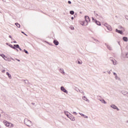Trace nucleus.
Masks as SVG:
<instances>
[{
	"label": "nucleus",
	"instance_id": "f3484780",
	"mask_svg": "<svg viewBox=\"0 0 128 128\" xmlns=\"http://www.w3.org/2000/svg\"><path fill=\"white\" fill-rule=\"evenodd\" d=\"M100 102H101L102 104H106V100H100Z\"/></svg>",
	"mask_w": 128,
	"mask_h": 128
},
{
	"label": "nucleus",
	"instance_id": "4468645a",
	"mask_svg": "<svg viewBox=\"0 0 128 128\" xmlns=\"http://www.w3.org/2000/svg\"><path fill=\"white\" fill-rule=\"evenodd\" d=\"M82 100H86V102H90L88 99V98H86V96H84L82 97Z\"/></svg>",
	"mask_w": 128,
	"mask_h": 128
},
{
	"label": "nucleus",
	"instance_id": "f704fd0d",
	"mask_svg": "<svg viewBox=\"0 0 128 128\" xmlns=\"http://www.w3.org/2000/svg\"><path fill=\"white\" fill-rule=\"evenodd\" d=\"M1 56L4 58L6 56H4V54H2Z\"/></svg>",
	"mask_w": 128,
	"mask_h": 128
},
{
	"label": "nucleus",
	"instance_id": "f03ea898",
	"mask_svg": "<svg viewBox=\"0 0 128 128\" xmlns=\"http://www.w3.org/2000/svg\"><path fill=\"white\" fill-rule=\"evenodd\" d=\"M85 20L86 22H83V24H82V26H88V23L90 22V17L88 16H85Z\"/></svg>",
	"mask_w": 128,
	"mask_h": 128
},
{
	"label": "nucleus",
	"instance_id": "423d86ee",
	"mask_svg": "<svg viewBox=\"0 0 128 128\" xmlns=\"http://www.w3.org/2000/svg\"><path fill=\"white\" fill-rule=\"evenodd\" d=\"M60 90L64 92H65L66 94H68V90H66V88H64V87L61 86L60 87Z\"/></svg>",
	"mask_w": 128,
	"mask_h": 128
},
{
	"label": "nucleus",
	"instance_id": "aec40b11",
	"mask_svg": "<svg viewBox=\"0 0 128 128\" xmlns=\"http://www.w3.org/2000/svg\"><path fill=\"white\" fill-rule=\"evenodd\" d=\"M64 114L66 116H68V118L70 117V115H68V111H64Z\"/></svg>",
	"mask_w": 128,
	"mask_h": 128
},
{
	"label": "nucleus",
	"instance_id": "6ab92c4d",
	"mask_svg": "<svg viewBox=\"0 0 128 128\" xmlns=\"http://www.w3.org/2000/svg\"><path fill=\"white\" fill-rule=\"evenodd\" d=\"M122 40L124 42H128V40L127 37H123Z\"/></svg>",
	"mask_w": 128,
	"mask_h": 128
},
{
	"label": "nucleus",
	"instance_id": "a211bd4d",
	"mask_svg": "<svg viewBox=\"0 0 128 128\" xmlns=\"http://www.w3.org/2000/svg\"><path fill=\"white\" fill-rule=\"evenodd\" d=\"M112 62L114 66H116V60H114L112 61Z\"/></svg>",
	"mask_w": 128,
	"mask_h": 128
},
{
	"label": "nucleus",
	"instance_id": "1a4fd4ad",
	"mask_svg": "<svg viewBox=\"0 0 128 128\" xmlns=\"http://www.w3.org/2000/svg\"><path fill=\"white\" fill-rule=\"evenodd\" d=\"M121 93L122 94H124V96H127L128 92L126 90H122L121 91Z\"/></svg>",
	"mask_w": 128,
	"mask_h": 128
},
{
	"label": "nucleus",
	"instance_id": "f8f14e48",
	"mask_svg": "<svg viewBox=\"0 0 128 128\" xmlns=\"http://www.w3.org/2000/svg\"><path fill=\"white\" fill-rule=\"evenodd\" d=\"M6 74L8 76V78H10V80H12V75L10 74V73L8 72H7L6 73Z\"/></svg>",
	"mask_w": 128,
	"mask_h": 128
},
{
	"label": "nucleus",
	"instance_id": "bf43d9fd",
	"mask_svg": "<svg viewBox=\"0 0 128 128\" xmlns=\"http://www.w3.org/2000/svg\"><path fill=\"white\" fill-rule=\"evenodd\" d=\"M2 54H0V56H2Z\"/></svg>",
	"mask_w": 128,
	"mask_h": 128
},
{
	"label": "nucleus",
	"instance_id": "393cba45",
	"mask_svg": "<svg viewBox=\"0 0 128 128\" xmlns=\"http://www.w3.org/2000/svg\"><path fill=\"white\" fill-rule=\"evenodd\" d=\"M14 47L16 48H20V45L18 44H14Z\"/></svg>",
	"mask_w": 128,
	"mask_h": 128
},
{
	"label": "nucleus",
	"instance_id": "9d476101",
	"mask_svg": "<svg viewBox=\"0 0 128 128\" xmlns=\"http://www.w3.org/2000/svg\"><path fill=\"white\" fill-rule=\"evenodd\" d=\"M60 72L62 74H66V73L64 72V68H60Z\"/></svg>",
	"mask_w": 128,
	"mask_h": 128
},
{
	"label": "nucleus",
	"instance_id": "79ce46f5",
	"mask_svg": "<svg viewBox=\"0 0 128 128\" xmlns=\"http://www.w3.org/2000/svg\"><path fill=\"white\" fill-rule=\"evenodd\" d=\"M78 64H82V62H80V61H78Z\"/></svg>",
	"mask_w": 128,
	"mask_h": 128
},
{
	"label": "nucleus",
	"instance_id": "6e6d98bb",
	"mask_svg": "<svg viewBox=\"0 0 128 128\" xmlns=\"http://www.w3.org/2000/svg\"><path fill=\"white\" fill-rule=\"evenodd\" d=\"M108 74H110V72H108Z\"/></svg>",
	"mask_w": 128,
	"mask_h": 128
},
{
	"label": "nucleus",
	"instance_id": "a19ab883",
	"mask_svg": "<svg viewBox=\"0 0 128 128\" xmlns=\"http://www.w3.org/2000/svg\"><path fill=\"white\" fill-rule=\"evenodd\" d=\"M72 114H76V112H72Z\"/></svg>",
	"mask_w": 128,
	"mask_h": 128
},
{
	"label": "nucleus",
	"instance_id": "ddd939ff",
	"mask_svg": "<svg viewBox=\"0 0 128 128\" xmlns=\"http://www.w3.org/2000/svg\"><path fill=\"white\" fill-rule=\"evenodd\" d=\"M95 24H96L98 26H100V22L98 21V20H94Z\"/></svg>",
	"mask_w": 128,
	"mask_h": 128
},
{
	"label": "nucleus",
	"instance_id": "864d4df0",
	"mask_svg": "<svg viewBox=\"0 0 128 128\" xmlns=\"http://www.w3.org/2000/svg\"><path fill=\"white\" fill-rule=\"evenodd\" d=\"M9 38H12V36H9Z\"/></svg>",
	"mask_w": 128,
	"mask_h": 128
},
{
	"label": "nucleus",
	"instance_id": "de8ad7c7",
	"mask_svg": "<svg viewBox=\"0 0 128 128\" xmlns=\"http://www.w3.org/2000/svg\"><path fill=\"white\" fill-rule=\"evenodd\" d=\"M31 104H32V106H34V104H34V102H32Z\"/></svg>",
	"mask_w": 128,
	"mask_h": 128
},
{
	"label": "nucleus",
	"instance_id": "c03bdc74",
	"mask_svg": "<svg viewBox=\"0 0 128 128\" xmlns=\"http://www.w3.org/2000/svg\"><path fill=\"white\" fill-rule=\"evenodd\" d=\"M71 28V30H74V27H73V28L72 27V28Z\"/></svg>",
	"mask_w": 128,
	"mask_h": 128
},
{
	"label": "nucleus",
	"instance_id": "2f4dec72",
	"mask_svg": "<svg viewBox=\"0 0 128 128\" xmlns=\"http://www.w3.org/2000/svg\"><path fill=\"white\" fill-rule=\"evenodd\" d=\"M24 82H25V84H28V80H24Z\"/></svg>",
	"mask_w": 128,
	"mask_h": 128
},
{
	"label": "nucleus",
	"instance_id": "c85d7f7f",
	"mask_svg": "<svg viewBox=\"0 0 128 128\" xmlns=\"http://www.w3.org/2000/svg\"><path fill=\"white\" fill-rule=\"evenodd\" d=\"M78 90L79 92H80L81 94H84V92L82 91V90H80V89H78Z\"/></svg>",
	"mask_w": 128,
	"mask_h": 128
},
{
	"label": "nucleus",
	"instance_id": "72a5a7b5",
	"mask_svg": "<svg viewBox=\"0 0 128 128\" xmlns=\"http://www.w3.org/2000/svg\"><path fill=\"white\" fill-rule=\"evenodd\" d=\"M22 34H24L25 36H28V35H27L26 34L24 33V32H22Z\"/></svg>",
	"mask_w": 128,
	"mask_h": 128
},
{
	"label": "nucleus",
	"instance_id": "c756f323",
	"mask_svg": "<svg viewBox=\"0 0 128 128\" xmlns=\"http://www.w3.org/2000/svg\"><path fill=\"white\" fill-rule=\"evenodd\" d=\"M4 59L5 60H8V57H6V56L4 57Z\"/></svg>",
	"mask_w": 128,
	"mask_h": 128
},
{
	"label": "nucleus",
	"instance_id": "680f3d73",
	"mask_svg": "<svg viewBox=\"0 0 128 128\" xmlns=\"http://www.w3.org/2000/svg\"><path fill=\"white\" fill-rule=\"evenodd\" d=\"M104 74H106V72H104Z\"/></svg>",
	"mask_w": 128,
	"mask_h": 128
},
{
	"label": "nucleus",
	"instance_id": "4c0bfd02",
	"mask_svg": "<svg viewBox=\"0 0 128 128\" xmlns=\"http://www.w3.org/2000/svg\"><path fill=\"white\" fill-rule=\"evenodd\" d=\"M94 14H95V16H98V14L96 13V11H94Z\"/></svg>",
	"mask_w": 128,
	"mask_h": 128
},
{
	"label": "nucleus",
	"instance_id": "7c9ffc66",
	"mask_svg": "<svg viewBox=\"0 0 128 128\" xmlns=\"http://www.w3.org/2000/svg\"><path fill=\"white\" fill-rule=\"evenodd\" d=\"M92 20L93 22H94V20H94V17H92Z\"/></svg>",
	"mask_w": 128,
	"mask_h": 128
},
{
	"label": "nucleus",
	"instance_id": "7ed1b4c3",
	"mask_svg": "<svg viewBox=\"0 0 128 128\" xmlns=\"http://www.w3.org/2000/svg\"><path fill=\"white\" fill-rule=\"evenodd\" d=\"M104 26H106V28L108 30L112 32V26L108 25V24L106 23L104 24Z\"/></svg>",
	"mask_w": 128,
	"mask_h": 128
},
{
	"label": "nucleus",
	"instance_id": "8fccbe9b",
	"mask_svg": "<svg viewBox=\"0 0 128 128\" xmlns=\"http://www.w3.org/2000/svg\"><path fill=\"white\" fill-rule=\"evenodd\" d=\"M19 50H22L21 48H20L19 47V48H18Z\"/></svg>",
	"mask_w": 128,
	"mask_h": 128
},
{
	"label": "nucleus",
	"instance_id": "a18cd8bd",
	"mask_svg": "<svg viewBox=\"0 0 128 128\" xmlns=\"http://www.w3.org/2000/svg\"><path fill=\"white\" fill-rule=\"evenodd\" d=\"M16 60H18V62H20V60H18V58H16Z\"/></svg>",
	"mask_w": 128,
	"mask_h": 128
},
{
	"label": "nucleus",
	"instance_id": "4be33fe9",
	"mask_svg": "<svg viewBox=\"0 0 128 128\" xmlns=\"http://www.w3.org/2000/svg\"><path fill=\"white\" fill-rule=\"evenodd\" d=\"M5 126H8V128H9V126H10V122H6L4 123Z\"/></svg>",
	"mask_w": 128,
	"mask_h": 128
},
{
	"label": "nucleus",
	"instance_id": "ea45409f",
	"mask_svg": "<svg viewBox=\"0 0 128 128\" xmlns=\"http://www.w3.org/2000/svg\"><path fill=\"white\" fill-rule=\"evenodd\" d=\"M110 60H111V62H112V60H114L113 58H110Z\"/></svg>",
	"mask_w": 128,
	"mask_h": 128
},
{
	"label": "nucleus",
	"instance_id": "37998d69",
	"mask_svg": "<svg viewBox=\"0 0 128 128\" xmlns=\"http://www.w3.org/2000/svg\"><path fill=\"white\" fill-rule=\"evenodd\" d=\"M80 114V116H84V114H80V113H79Z\"/></svg>",
	"mask_w": 128,
	"mask_h": 128
},
{
	"label": "nucleus",
	"instance_id": "e2e57ef3",
	"mask_svg": "<svg viewBox=\"0 0 128 128\" xmlns=\"http://www.w3.org/2000/svg\"><path fill=\"white\" fill-rule=\"evenodd\" d=\"M2 112H4V111L2 110Z\"/></svg>",
	"mask_w": 128,
	"mask_h": 128
},
{
	"label": "nucleus",
	"instance_id": "3c124183",
	"mask_svg": "<svg viewBox=\"0 0 128 128\" xmlns=\"http://www.w3.org/2000/svg\"><path fill=\"white\" fill-rule=\"evenodd\" d=\"M11 58V60H14V58Z\"/></svg>",
	"mask_w": 128,
	"mask_h": 128
},
{
	"label": "nucleus",
	"instance_id": "2eb2a0df",
	"mask_svg": "<svg viewBox=\"0 0 128 128\" xmlns=\"http://www.w3.org/2000/svg\"><path fill=\"white\" fill-rule=\"evenodd\" d=\"M107 48H108V50H112V47H110V45H108L106 44H105Z\"/></svg>",
	"mask_w": 128,
	"mask_h": 128
},
{
	"label": "nucleus",
	"instance_id": "bb28decb",
	"mask_svg": "<svg viewBox=\"0 0 128 128\" xmlns=\"http://www.w3.org/2000/svg\"><path fill=\"white\" fill-rule=\"evenodd\" d=\"M70 14H74V10H71V11L70 12Z\"/></svg>",
	"mask_w": 128,
	"mask_h": 128
},
{
	"label": "nucleus",
	"instance_id": "39448f33",
	"mask_svg": "<svg viewBox=\"0 0 128 128\" xmlns=\"http://www.w3.org/2000/svg\"><path fill=\"white\" fill-rule=\"evenodd\" d=\"M69 117H68L71 120L72 122H74L76 120V119L74 118V117L72 116V114H70Z\"/></svg>",
	"mask_w": 128,
	"mask_h": 128
},
{
	"label": "nucleus",
	"instance_id": "f257e3e1",
	"mask_svg": "<svg viewBox=\"0 0 128 128\" xmlns=\"http://www.w3.org/2000/svg\"><path fill=\"white\" fill-rule=\"evenodd\" d=\"M24 123L27 126H28V128H30V125H32V121L28 120V118H25L24 120Z\"/></svg>",
	"mask_w": 128,
	"mask_h": 128
},
{
	"label": "nucleus",
	"instance_id": "cd10ccee",
	"mask_svg": "<svg viewBox=\"0 0 128 128\" xmlns=\"http://www.w3.org/2000/svg\"><path fill=\"white\" fill-rule=\"evenodd\" d=\"M24 52H25V54H28V50H26V49L24 50Z\"/></svg>",
	"mask_w": 128,
	"mask_h": 128
},
{
	"label": "nucleus",
	"instance_id": "473e14b6",
	"mask_svg": "<svg viewBox=\"0 0 128 128\" xmlns=\"http://www.w3.org/2000/svg\"><path fill=\"white\" fill-rule=\"evenodd\" d=\"M84 118H88V116H86V115H84Z\"/></svg>",
	"mask_w": 128,
	"mask_h": 128
},
{
	"label": "nucleus",
	"instance_id": "20e7f679",
	"mask_svg": "<svg viewBox=\"0 0 128 128\" xmlns=\"http://www.w3.org/2000/svg\"><path fill=\"white\" fill-rule=\"evenodd\" d=\"M110 108H114V110H116L118 111L120 110V109L118 108V106L114 104L110 106Z\"/></svg>",
	"mask_w": 128,
	"mask_h": 128
},
{
	"label": "nucleus",
	"instance_id": "5fc2aeb1",
	"mask_svg": "<svg viewBox=\"0 0 128 128\" xmlns=\"http://www.w3.org/2000/svg\"><path fill=\"white\" fill-rule=\"evenodd\" d=\"M6 44L7 46H10V44H8V43H6Z\"/></svg>",
	"mask_w": 128,
	"mask_h": 128
},
{
	"label": "nucleus",
	"instance_id": "603ef678",
	"mask_svg": "<svg viewBox=\"0 0 128 128\" xmlns=\"http://www.w3.org/2000/svg\"><path fill=\"white\" fill-rule=\"evenodd\" d=\"M14 44H16V41H14Z\"/></svg>",
	"mask_w": 128,
	"mask_h": 128
},
{
	"label": "nucleus",
	"instance_id": "58836bf2",
	"mask_svg": "<svg viewBox=\"0 0 128 128\" xmlns=\"http://www.w3.org/2000/svg\"><path fill=\"white\" fill-rule=\"evenodd\" d=\"M68 4H72V2H70V0L68 1Z\"/></svg>",
	"mask_w": 128,
	"mask_h": 128
},
{
	"label": "nucleus",
	"instance_id": "0e129e2a",
	"mask_svg": "<svg viewBox=\"0 0 128 128\" xmlns=\"http://www.w3.org/2000/svg\"><path fill=\"white\" fill-rule=\"evenodd\" d=\"M80 14H82V12H80Z\"/></svg>",
	"mask_w": 128,
	"mask_h": 128
},
{
	"label": "nucleus",
	"instance_id": "0eeeda50",
	"mask_svg": "<svg viewBox=\"0 0 128 128\" xmlns=\"http://www.w3.org/2000/svg\"><path fill=\"white\" fill-rule=\"evenodd\" d=\"M122 58H128V52H126L124 54H122Z\"/></svg>",
	"mask_w": 128,
	"mask_h": 128
},
{
	"label": "nucleus",
	"instance_id": "5701e85b",
	"mask_svg": "<svg viewBox=\"0 0 128 128\" xmlns=\"http://www.w3.org/2000/svg\"><path fill=\"white\" fill-rule=\"evenodd\" d=\"M8 46H10V48H13L14 50H16V47L12 46V45L10 44Z\"/></svg>",
	"mask_w": 128,
	"mask_h": 128
},
{
	"label": "nucleus",
	"instance_id": "052dcab7",
	"mask_svg": "<svg viewBox=\"0 0 128 128\" xmlns=\"http://www.w3.org/2000/svg\"><path fill=\"white\" fill-rule=\"evenodd\" d=\"M126 20H128V18H126Z\"/></svg>",
	"mask_w": 128,
	"mask_h": 128
},
{
	"label": "nucleus",
	"instance_id": "dca6fc26",
	"mask_svg": "<svg viewBox=\"0 0 128 128\" xmlns=\"http://www.w3.org/2000/svg\"><path fill=\"white\" fill-rule=\"evenodd\" d=\"M118 28H119V30H124V28L122 26H118Z\"/></svg>",
	"mask_w": 128,
	"mask_h": 128
},
{
	"label": "nucleus",
	"instance_id": "e433bc0d",
	"mask_svg": "<svg viewBox=\"0 0 128 128\" xmlns=\"http://www.w3.org/2000/svg\"><path fill=\"white\" fill-rule=\"evenodd\" d=\"M75 90H76V92H79V91H78V88H75Z\"/></svg>",
	"mask_w": 128,
	"mask_h": 128
},
{
	"label": "nucleus",
	"instance_id": "13d9d810",
	"mask_svg": "<svg viewBox=\"0 0 128 128\" xmlns=\"http://www.w3.org/2000/svg\"><path fill=\"white\" fill-rule=\"evenodd\" d=\"M15 50H16L17 52H18V49H16V48L15 49Z\"/></svg>",
	"mask_w": 128,
	"mask_h": 128
},
{
	"label": "nucleus",
	"instance_id": "a878e982",
	"mask_svg": "<svg viewBox=\"0 0 128 128\" xmlns=\"http://www.w3.org/2000/svg\"><path fill=\"white\" fill-rule=\"evenodd\" d=\"M14 126V124L12 123H9V128H12Z\"/></svg>",
	"mask_w": 128,
	"mask_h": 128
},
{
	"label": "nucleus",
	"instance_id": "9b49d317",
	"mask_svg": "<svg viewBox=\"0 0 128 128\" xmlns=\"http://www.w3.org/2000/svg\"><path fill=\"white\" fill-rule=\"evenodd\" d=\"M53 42L55 44V46H58V44H60L58 42V41L57 40H54Z\"/></svg>",
	"mask_w": 128,
	"mask_h": 128
},
{
	"label": "nucleus",
	"instance_id": "09e8293b",
	"mask_svg": "<svg viewBox=\"0 0 128 128\" xmlns=\"http://www.w3.org/2000/svg\"><path fill=\"white\" fill-rule=\"evenodd\" d=\"M6 72V70H2V72Z\"/></svg>",
	"mask_w": 128,
	"mask_h": 128
},
{
	"label": "nucleus",
	"instance_id": "4d7b16f0",
	"mask_svg": "<svg viewBox=\"0 0 128 128\" xmlns=\"http://www.w3.org/2000/svg\"><path fill=\"white\" fill-rule=\"evenodd\" d=\"M74 17L71 18V20H74Z\"/></svg>",
	"mask_w": 128,
	"mask_h": 128
},
{
	"label": "nucleus",
	"instance_id": "c9c22d12",
	"mask_svg": "<svg viewBox=\"0 0 128 128\" xmlns=\"http://www.w3.org/2000/svg\"><path fill=\"white\" fill-rule=\"evenodd\" d=\"M113 74H114V76H115L118 75V74H116V72H114L113 73Z\"/></svg>",
	"mask_w": 128,
	"mask_h": 128
},
{
	"label": "nucleus",
	"instance_id": "49530a36",
	"mask_svg": "<svg viewBox=\"0 0 128 128\" xmlns=\"http://www.w3.org/2000/svg\"><path fill=\"white\" fill-rule=\"evenodd\" d=\"M95 42H100V41L98 40H97L95 39L94 40Z\"/></svg>",
	"mask_w": 128,
	"mask_h": 128
},
{
	"label": "nucleus",
	"instance_id": "b1692460",
	"mask_svg": "<svg viewBox=\"0 0 128 128\" xmlns=\"http://www.w3.org/2000/svg\"><path fill=\"white\" fill-rule=\"evenodd\" d=\"M15 25L16 26L17 28H20V24L18 23H15Z\"/></svg>",
	"mask_w": 128,
	"mask_h": 128
},
{
	"label": "nucleus",
	"instance_id": "412c9836",
	"mask_svg": "<svg viewBox=\"0 0 128 128\" xmlns=\"http://www.w3.org/2000/svg\"><path fill=\"white\" fill-rule=\"evenodd\" d=\"M115 79L116 80H120V77H118V75H116L115 76Z\"/></svg>",
	"mask_w": 128,
	"mask_h": 128
},
{
	"label": "nucleus",
	"instance_id": "6e6552de",
	"mask_svg": "<svg viewBox=\"0 0 128 128\" xmlns=\"http://www.w3.org/2000/svg\"><path fill=\"white\" fill-rule=\"evenodd\" d=\"M116 32H118V34H122V30H118V29H116Z\"/></svg>",
	"mask_w": 128,
	"mask_h": 128
}]
</instances>
